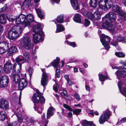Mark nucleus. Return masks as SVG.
Listing matches in <instances>:
<instances>
[{
    "label": "nucleus",
    "instance_id": "obj_1",
    "mask_svg": "<svg viewBox=\"0 0 126 126\" xmlns=\"http://www.w3.org/2000/svg\"><path fill=\"white\" fill-rule=\"evenodd\" d=\"M33 20V16L31 14H29L26 16L21 14L15 19L16 23L18 24H21L23 27H25L30 25V23L32 22Z\"/></svg>",
    "mask_w": 126,
    "mask_h": 126
},
{
    "label": "nucleus",
    "instance_id": "obj_2",
    "mask_svg": "<svg viewBox=\"0 0 126 126\" xmlns=\"http://www.w3.org/2000/svg\"><path fill=\"white\" fill-rule=\"evenodd\" d=\"M22 30L20 26H15L9 30L7 37L10 39H16L19 36Z\"/></svg>",
    "mask_w": 126,
    "mask_h": 126
},
{
    "label": "nucleus",
    "instance_id": "obj_3",
    "mask_svg": "<svg viewBox=\"0 0 126 126\" xmlns=\"http://www.w3.org/2000/svg\"><path fill=\"white\" fill-rule=\"evenodd\" d=\"M13 79V81L16 84H17L19 90L23 89L27 86V81L24 78L20 79V77L17 74L13 73L11 74Z\"/></svg>",
    "mask_w": 126,
    "mask_h": 126
},
{
    "label": "nucleus",
    "instance_id": "obj_4",
    "mask_svg": "<svg viewBox=\"0 0 126 126\" xmlns=\"http://www.w3.org/2000/svg\"><path fill=\"white\" fill-rule=\"evenodd\" d=\"M41 25L39 23L35 25L33 28V32L35 33L33 34V39H44V35L43 32H42V30L40 28Z\"/></svg>",
    "mask_w": 126,
    "mask_h": 126
},
{
    "label": "nucleus",
    "instance_id": "obj_5",
    "mask_svg": "<svg viewBox=\"0 0 126 126\" xmlns=\"http://www.w3.org/2000/svg\"><path fill=\"white\" fill-rule=\"evenodd\" d=\"M116 15L112 12H110L102 18L103 21L111 23L114 22L116 19Z\"/></svg>",
    "mask_w": 126,
    "mask_h": 126
},
{
    "label": "nucleus",
    "instance_id": "obj_6",
    "mask_svg": "<svg viewBox=\"0 0 126 126\" xmlns=\"http://www.w3.org/2000/svg\"><path fill=\"white\" fill-rule=\"evenodd\" d=\"M39 99L40 95L39 96L36 93H35L33 94L32 97V100L34 103V108L35 110L37 111L38 113L41 114L42 112V110L41 108L37 107L36 104L39 103Z\"/></svg>",
    "mask_w": 126,
    "mask_h": 126
},
{
    "label": "nucleus",
    "instance_id": "obj_7",
    "mask_svg": "<svg viewBox=\"0 0 126 126\" xmlns=\"http://www.w3.org/2000/svg\"><path fill=\"white\" fill-rule=\"evenodd\" d=\"M100 117L99 119V122L100 124H102L105 121H107L109 119L111 112L108 110H105L103 112Z\"/></svg>",
    "mask_w": 126,
    "mask_h": 126
},
{
    "label": "nucleus",
    "instance_id": "obj_8",
    "mask_svg": "<svg viewBox=\"0 0 126 126\" xmlns=\"http://www.w3.org/2000/svg\"><path fill=\"white\" fill-rule=\"evenodd\" d=\"M108 0H101L99 2V8L102 9L107 10L108 8H110L113 5V3L112 2V0L109 1L108 3V5L109 7L108 8L106 6V4L108 2Z\"/></svg>",
    "mask_w": 126,
    "mask_h": 126
},
{
    "label": "nucleus",
    "instance_id": "obj_9",
    "mask_svg": "<svg viewBox=\"0 0 126 126\" xmlns=\"http://www.w3.org/2000/svg\"><path fill=\"white\" fill-rule=\"evenodd\" d=\"M43 72L42 77L41 80V84L42 85L44 88V90L46 89V86L48 83V74L45 72L44 69H41Z\"/></svg>",
    "mask_w": 126,
    "mask_h": 126
},
{
    "label": "nucleus",
    "instance_id": "obj_10",
    "mask_svg": "<svg viewBox=\"0 0 126 126\" xmlns=\"http://www.w3.org/2000/svg\"><path fill=\"white\" fill-rule=\"evenodd\" d=\"M16 64H13L9 62L6 63L4 66L3 69L4 72L7 73H9L11 70H14Z\"/></svg>",
    "mask_w": 126,
    "mask_h": 126
},
{
    "label": "nucleus",
    "instance_id": "obj_11",
    "mask_svg": "<svg viewBox=\"0 0 126 126\" xmlns=\"http://www.w3.org/2000/svg\"><path fill=\"white\" fill-rule=\"evenodd\" d=\"M60 61L59 58L57 57L56 60H55L53 62L52 65L55 68H56V73L55 75V77L57 78H59L60 77L59 74V70L58 69H57L58 68L59 66V65Z\"/></svg>",
    "mask_w": 126,
    "mask_h": 126
},
{
    "label": "nucleus",
    "instance_id": "obj_12",
    "mask_svg": "<svg viewBox=\"0 0 126 126\" xmlns=\"http://www.w3.org/2000/svg\"><path fill=\"white\" fill-rule=\"evenodd\" d=\"M9 82L8 76L4 75L2 78L0 79V87H4L6 86Z\"/></svg>",
    "mask_w": 126,
    "mask_h": 126
},
{
    "label": "nucleus",
    "instance_id": "obj_13",
    "mask_svg": "<svg viewBox=\"0 0 126 126\" xmlns=\"http://www.w3.org/2000/svg\"><path fill=\"white\" fill-rule=\"evenodd\" d=\"M16 62L19 65V69H17V72L19 73L21 70L22 64L25 63L23 57L19 55L17 57L16 59Z\"/></svg>",
    "mask_w": 126,
    "mask_h": 126
},
{
    "label": "nucleus",
    "instance_id": "obj_14",
    "mask_svg": "<svg viewBox=\"0 0 126 126\" xmlns=\"http://www.w3.org/2000/svg\"><path fill=\"white\" fill-rule=\"evenodd\" d=\"M20 41V44L23 46L27 49H30L32 46V44L30 40H21Z\"/></svg>",
    "mask_w": 126,
    "mask_h": 126
},
{
    "label": "nucleus",
    "instance_id": "obj_15",
    "mask_svg": "<svg viewBox=\"0 0 126 126\" xmlns=\"http://www.w3.org/2000/svg\"><path fill=\"white\" fill-rule=\"evenodd\" d=\"M0 108L4 110H6L9 108L8 102L5 99H0Z\"/></svg>",
    "mask_w": 126,
    "mask_h": 126
},
{
    "label": "nucleus",
    "instance_id": "obj_16",
    "mask_svg": "<svg viewBox=\"0 0 126 126\" xmlns=\"http://www.w3.org/2000/svg\"><path fill=\"white\" fill-rule=\"evenodd\" d=\"M107 29L110 32H116L119 30V28L118 27L115 26L112 24L109 23Z\"/></svg>",
    "mask_w": 126,
    "mask_h": 126
},
{
    "label": "nucleus",
    "instance_id": "obj_17",
    "mask_svg": "<svg viewBox=\"0 0 126 126\" xmlns=\"http://www.w3.org/2000/svg\"><path fill=\"white\" fill-rule=\"evenodd\" d=\"M115 73L118 79L120 76L123 78L126 77V71L118 70Z\"/></svg>",
    "mask_w": 126,
    "mask_h": 126
},
{
    "label": "nucleus",
    "instance_id": "obj_18",
    "mask_svg": "<svg viewBox=\"0 0 126 126\" xmlns=\"http://www.w3.org/2000/svg\"><path fill=\"white\" fill-rule=\"evenodd\" d=\"M41 120L40 122V126H47L48 121V120H46L45 118V115L43 113L41 115Z\"/></svg>",
    "mask_w": 126,
    "mask_h": 126
},
{
    "label": "nucleus",
    "instance_id": "obj_19",
    "mask_svg": "<svg viewBox=\"0 0 126 126\" xmlns=\"http://www.w3.org/2000/svg\"><path fill=\"white\" fill-rule=\"evenodd\" d=\"M54 110L52 107L48 109L47 113V119L50 118V117L54 114Z\"/></svg>",
    "mask_w": 126,
    "mask_h": 126
},
{
    "label": "nucleus",
    "instance_id": "obj_20",
    "mask_svg": "<svg viewBox=\"0 0 126 126\" xmlns=\"http://www.w3.org/2000/svg\"><path fill=\"white\" fill-rule=\"evenodd\" d=\"M71 3L74 9L78 10L79 9V5L76 0H70Z\"/></svg>",
    "mask_w": 126,
    "mask_h": 126
},
{
    "label": "nucleus",
    "instance_id": "obj_21",
    "mask_svg": "<svg viewBox=\"0 0 126 126\" xmlns=\"http://www.w3.org/2000/svg\"><path fill=\"white\" fill-rule=\"evenodd\" d=\"M120 63L123 65V66H120L118 67L117 66H111L112 68L114 69H121L123 68L126 69V60L124 61H121Z\"/></svg>",
    "mask_w": 126,
    "mask_h": 126
},
{
    "label": "nucleus",
    "instance_id": "obj_22",
    "mask_svg": "<svg viewBox=\"0 0 126 126\" xmlns=\"http://www.w3.org/2000/svg\"><path fill=\"white\" fill-rule=\"evenodd\" d=\"M19 110L18 108H17L16 109V111H15V112L16 113V116L17 118L18 119L19 122L20 123H21L22 122L23 117L22 116V114L19 113Z\"/></svg>",
    "mask_w": 126,
    "mask_h": 126
},
{
    "label": "nucleus",
    "instance_id": "obj_23",
    "mask_svg": "<svg viewBox=\"0 0 126 126\" xmlns=\"http://www.w3.org/2000/svg\"><path fill=\"white\" fill-rule=\"evenodd\" d=\"M117 41H113L111 42V44L113 46L116 47L118 49H119L120 48L119 46L118 45L117 43L118 42H121L123 43L126 44V40H117Z\"/></svg>",
    "mask_w": 126,
    "mask_h": 126
},
{
    "label": "nucleus",
    "instance_id": "obj_24",
    "mask_svg": "<svg viewBox=\"0 0 126 126\" xmlns=\"http://www.w3.org/2000/svg\"><path fill=\"white\" fill-rule=\"evenodd\" d=\"M103 45L105 47V49L107 50H108L110 47L108 43L110 41V40L108 41H106V40H100Z\"/></svg>",
    "mask_w": 126,
    "mask_h": 126
},
{
    "label": "nucleus",
    "instance_id": "obj_25",
    "mask_svg": "<svg viewBox=\"0 0 126 126\" xmlns=\"http://www.w3.org/2000/svg\"><path fill=\"white\" fill-rule=\"evenodd\" d=\"M31 4L30 0H24L22 4L23 8H28Z\"/></svg>",
    "mask_w": 126,
    "mask_h": 126
},
{
    "label": "nucleus",
    "instance_id": "obj_26",
    "mask_svg": "<svg viewBox=\"0 0 126 126\" xmlns=\"http://www.w3.org/2000/svg\"><path fill=\"white\" fill-rule=\"evenodd\" d=\"M23 59L25 63L29 61L31 58L30 54L28 52L23 53Z\"/></svg>",
    "mask_w": 126,
    "mask_h": 126
},
{
    "label": "nucleus",
    "instance_id": "obj_27",
    "mask_svg": "<svg viewBox=\"0 0 126 126\" xmlns=\"http://www.w3.org/2000/svg\"><path fill=\"white\" fill-rule=\"evenodd\" d=\"M83 126H95L92 122H89L86 120H83L81 122Z\"/></svg>",
    "mask_w": 126,
    "mask_h": 126
},
{
    "label": "nucleus",
    "instance_id": "obj_28",
    "mask_svg": "<svg viewBox=\"0 0 126 126\" xmlns=\"http://www.w3.org/2000/svg\"><path fill=\"white\" fill-rule=\"evenodd\" d=\"M94 19H99L101 18L100 13L99 11L97 10L94 12Z\"/></svg>",
    "mask_w": 126,
    "mask_h": 126
},
{
    "label": "nucleus",
    "instance_id": "obj_29",
    "mask_svg": "<svg viewBox=\"0 0 126 126\" xmlns=\"http://www.w3.org/2000/svg\"><path fill=\"white\" fill-rule=\"evenodd\" d=\"M61 94L62 96L70 100L71 99L70 96L67 95V93L65 90H63L61 93Z\"/></svg>",
    "mask_w": 126,
    "mask_h": 126
},
{
    "label": "nucleus",
    "instance_id": "obj_30",
    "mask_svg": "<svg viewBox=\"0 0 126 126\" xmlns=\"http://www.w3.org/2000/svg\"><path fill=\"white\" fill-rule=\"evenodd\" d=\"M101 32V31L99 30L98 31V34L99 35H100V39H110V38L108 36L106 35L103 34H102L101 35H100Z\"/></svg>",
    "mask_w": 126,
    "mask_h": 126
},
{
    "label": "nucleus",
    "instance_id": "obj_31",
    "mask_svg": "<svg viewBox=\"0 0 126 126\" xmlns=\"http://www.w3.org/2000/svg\"><path fill=\"white\" fill-rule=\"evenodd\" d=\"M98 75L99 76V79L102 82L104 81L105 79H111L107 76H105L101 74L100 75V74H99Z\"/></svg>",
    "mask_w": 126,
    "mask_h": 126
},
{
    "label": "nucleus",
    "instance_id": "obj_32",
    "mask_svg": "<svg viewBox=\"0 0 126 126\" xmlns=\"http://www.w3.org/2000/svg\"><path fill=\"white\" fill-rule=\"evenodd\" d=\"M6 20L4 14L0 15V23L5 24L6 23Z\"/></svg>",
    "mask_w": 126,
    "mask_h": 126
},
{
    "label": "nucleus",
    "instance_id": "obj_33",
    "mask_svg": "<svg viewBox=\"0 0 126 126\" xmlns=\"http://www.w3.org/2000/svg\"><path fill=\"white\" fill-rule=\"evenodd\" d=\"M73 20L76 22L80 23L81 21L80 16L78 14H75L74 16Z\"/></svg>",
    "mask_w": 126,
    "mask_h": 126
},
{
    "label": "nucleus",
    "instance_id": "obj_34",
    "mask_svg": "<svg viewBox=\"0 0 126 126\" xmlns=\"http://www.w3.org/2000/svg\"><path fill=\"white\" fill-rule=\"evenodd\" d=\"M56 26L57 29L55 32L56 33L62 32L64 30V27L61 25H57Z\"/></svg>",
    "mask_w": 126,
    "mask_h": 126
},
{
    "label": "nucleus",
    "instance_id": "obj_35",
    "mask_svg": "<svg viewBox=\"0 0 126 126\" xmlns=\"http://www.w3.org/2000/svg\"><path fill=\"white\" fill-rule=\"evenodd\" d=\"M0 44L1 46H3V47L4 48H5L6 47L7 49V51L9 48V43L6 41H4L0 43Z\"/></svg>",
    "mask_w": 126,
    "mask_h": 126
},
{
    "label": "nucleus",
    "instance_id": "obj_36",
    "mask_svg": "<svg viewBox=\"0 0 126 126\" xmlns=\"http://www.w3.org/2000/svg\"><path fill=\"white\" fill-rule=\"evenodd\" d=\"M90 5L94 8H95L97 5L96 0H90L89 3Z\"/></svg>",
    "mask_w": 126,
    "mask_h": 126
},
{
    "label": "nucleus",
    "instance_id": "obj_37",
    "mask_svg": "<svg viewBox=\"0 0 126 126\" xmlns=\"http://www.w3.org/2000/svg\"><path fill=\"white\" fill-rule=\"evenodd\" d=\"M6 116V114L4 111H1L0 114V120L2 121H4Z\"/></svg>",
    "mask_w": 126,
    "mask_h": 126
},
{
    "label": "nucleus",
    "instance_id": "obj_38",
    "mask_svg": "<svg viewBox=\"0 0 126 126\" xmlns=\"http://www.w3.org/2000/svg\"><path fill=\"white\" fill-rule=\"evenodd\" d=\"M36 11L38 16L41 19L43 18L44 16L43 12L39 9H36Z\"/></svg>",
    "mask_w": 126,
    "mask_h": 126
},
{
    "label": "nucleus",
    "instance_id": "obj_39",
    "mask_svg": "<svg viewBox=\"0 0 126 126\" xmlns=\"http://www.w3.org/2000/svg\"><path fill=\"white\" fill-rule=\"evenodd\" d=\"M112 10L113 11L118 13L121 10L120 7L117 5H114L112 6Z\"/></svg>",
    "mask_w": 126,
    "mask_h": 126
},
{
    "label": "nucleus",
    "instance_id": "obj_40",
    "mask_svg": "<svg viewBox=\"0 0 126 126\" xmlns=\"http://www.w3.org/2000/svg\"><path fill=\"white\" fill-rule=\"evenodd\" d=\"M57 22L59 23H63V15H60L58 16L56 19Z\"/></svg>",
    "mask_w": 126,
    "mask_h": 126
},
{
    "label": "nucleus",
    "instance_id": "obj_41",
    "mask_svg": "<svg viewBox=\"0 0 126 126\" xmlns=\"http://www.w3.org/2000/svg\"><path fill=\"white\" fill-rule=\"evenodd\" d=\"M118 14L121 16V18L123 19H125L126 18V13L125 12L120 10Z\"/></svg>",
    "mask_w": 126,
    "mask_h": 126
},
{
    "label": "nucleus",
    "instance_id": "obj_42",
    "mask_svg": "<svg viewBox=\"0 0 126 126\" xmlns=\"http://www.w3.org/2000/svg\"><path fill=\"white\" fill-rule=\"evenodd\" d=\"M9 50L11 53L16 52L17 51L16 47L15 46L11 47Z\"/></svg>",
    "mask_w": 126,
    "mask_h": 126
},
{
    "label": "nucleus",
    "instance_id": "obj_43",
    "mask_svg": "<svg viewBox=\"0 0 126 126\" xmlns=\"http://www.w3.org/2000/svg\"><path fill=\"white\" fill-rule=\"evenodd\" d=\"M28 117L26 116V119L27 120V121L28 123H33L35 122V121L34 120L33 118H28Z\"/></svg>",
    "mask_w": 126,
    "mask_h": 126
},
{
    "label": "nucleus",
    "instance_id": "obj_44",
    "mask_svg": "<svg viewBox=\"0 0 126 126\" xmlns=\"http://www.w3.org/2000/svg\"><path fill=\"white\" fill-rule=\"evenodd\" d=\"M65 43L66 44L69 45L73 47H75L76 46V44L74 42H69L67 40H66L65 41Z\"/></svg>",
    "mask_w": 126,
    "mask_h": 126
},
{
    "label": "nucleus",
    "instance_id": "obj_45",
    "mask_svg": "<svg viewBox=\"0 0 126 126\" xmlns=\"http://www.w3.org/2000/svg\"><path fill=\"white\" fill-rule=\"evenodd\" d=\"M115 54L116 56L119 57H125V55L122 52H116L115 53Z\"/></svg>",
    "mask_w": 126,
    "mask_h": 126
},
{
    "label": "nucleus",
    "instance_id": "obj_46",
    "mask_svg": "<svg viewBox=\"0 0 126 126\" xmlns=\"http://www.w3.org/2000/svg\"><path fill=\"white\" fill-rule=\"evenodd\" d=\"M113 39H125V38L121 35H114L113 36Z\"/></svg>",
    "mask_w": 126,
    "mask_h": 126
},
{
    "label": "nucleus",
    "instance_id": "obj_47",
    "mask_svg": "<svg viewBox=\"0 0 126 126\" xmlns=\"http://www.w3.org/2000/svg\"><path fill=\"white\" fill-rule=\"evenodd\" d=\"M81 109H77L74 110L73 111V112L74 114L77 115L79 114L80 113L81 111Z\"/></svg>",
    "mask_w": 126,
    "mask_h": 126
},
{
    "label": "nucleus",
    "instance_id": "obj_48",
    "mask_svg": "<svg viewBox=\"0 0 126 126\" xmlns=\"http://www.w3.org/2000/svg\"><path fill=\"white\" fill-rule=\"evenodd\" d=\"M63 106L65 108L68 110L70 111H71L72 110V109L69 106L67 105L64 103L63 104Z\"/></svg>",
    "mask_w": 126,
    "mask_h": 126
},
{
    "label": "nucleus",
    "instance_id": "obj_49",
    "mask_svg": "<svg viewBox=\"0 0 126 126\" xmlns=\"http://www.w3.org/2000/svg\"><path fill=\"white\" fill-rule=\"evenodd\" d=\"M7 48L6 47L5 48H4L3 47H0V54L3 53L7 51Z\"/></svg>",
    "mask_w": 126,
    "mask_h": 126
},
{
    "label": "nucleus",
    "instance_id": "obj_50",
    "mask_svg": "<svg viewBox=\"0 0 126 126\" xmlns=\"http://www.w3.org/2000/svg\"><path fill=\"white\" fill-rule=\"evenodd\" d=\"M39 101L42 104H44L45 103V99L44 97L41 95H40Z\"/></svg>",
    "mask_w": 126,
    "mask_h": 126
},
{
    "label": "nucleus",
    "instance_id": "obj_51",
    "mask_svg": "<svg viewBox=\"0 0 126 126\" xmlns=\"http://www.w3.org/2000/svg\"><path fill=\"white\" fill-rule=\"evenodd\" d=\"M85 23L84 25L86 27L88 26L90 24V21L87 19H85Z\"/></svg>",
    "mask_w": 126,
    "mask_h": 126
},
{
    "label": "nucleus",
    "instance_id": "obj_52",
    "mask_svg": "<svg viewBox=\"0 0 126 126\" xmlns=\"http://www.w3.org/2000/svg\"><path fill=\"white\" fill-rule=\"evenodd\" d=\"M18 16L16 17L14 19L13 17H12H12L9 18V16L10 17V16L9 15H7V19H8V20L9 21H14V20H15V21L16 22L15 19Z\"/></svg>",
    "mask_w": 126,
    "mask_h": 126
},
{
    "label": "nucleus",
    "instance_id": "obj_53",
    "mask_svg": "<svg viewBox=\"0 0 126 126\" xmlns=\"http://www.w3.org/2000/svg\"><path fill=\"white\" fill-rule=\"evenodd\" d=\"M7 8V5L6 4H5L4 6L0 9V13L5 11L6 10Z\"/></svg>",
    "mask_w": 126,
    "mask_h": 126
},
{
    "label": "nucleus",
    "instance_id": "obj_54",
    "mask_svg": "<svg viewBox=\"0 0 126 126\" xmlns=\"http://www.w3.org/2000/svg\"><path fill=\"white\" fill-rule=\"evenodd\" d=\"M87 16L88 17V18L90 19H94V17H93V16H94V14H92L91 12L88 13L87 14Z\"/></svg>",
    "mask_w": 126,
    "mask_h": 126
},
{
    "label": "nucleus",
    "instance_id": "obj_55",
    "mask_svg": "<svg viewBox=\"0 0 126 126\" xmlns=\"http://www.w3.org/2000/svg\"><path fill=\"white\" fill-rule=\"evenodd\" d=\"M106 22V23H103L102 25V26L103 28L107 29L108 24H109V23H110L109 22Z\"/></svg>",
    "mask_w": 126,
    "mask_h": 126
},
{
    "label": "nucleus",
    "instance_id": "obj_56",
    "mask_svg": "<svg viewBox=\"0 0 126 126\" xmlns=\"http://www.w3.org/2000/svg\"><path fill=\"white\" fill-rule=\"evenodd\" d=\"M126 122V117L123 118L120 121H118L117 124H120L121 123H123Z\"/></svg>",
    "mask_w": 126,
    "mask_h": 126
},
{
    "label": "nucleus",
    "instance_id": "obj_57",
    "mask_svg": "<svg viewBox=\"0 0 126 126\" xmlns=\"http://www.w3.org/2000/svg\"><path fill=\"white\" fill-rule=\"evenodd\" d=\"M31 36L29 34L25 35L23 37V39H29L30 38Z\"/></svg>",
    "mask_w": 126,
    "mask_h": 126
},
{
    "label": "nucleus",
    "instance_id": "obj_58",
    "mask_svg": "<svg viewBox=\"0 0 126 126\" xmlns=\"http://www.w3.org/2000/svg\"><path fill=\"white\" fill-rule=\"evenodd\" d=\"M59 87L57 84H55L53 86V88L54 90L56 92H57L58 91V88Z\"/></svg>",
    "mask_w": 126,
    "mask_h": 126
},
{
    "label": "nucleus",
    "instance_id": "obj_59",
    "mask_svg": "<svg viewBox=\"0 0 126 126\" xmlns=\"http://www.w3.org/2000/svg\"><path fill=\"white\" fill-rule=\"evenodd\" d=\"M74 96L78 101H79L80 99L79 95L76 93L74 94Z\"/></svg>",
    "mask_w": 126,
    "mask_h": 126
},
{
    "label": "nucleus",
    "instance_id": "obj_60",
    "mask_svg": "<svg viewBox=\"0 0 126 126\" xmlns=\"http://www.w3.org/2000/svg\"><path fill=\"white\" fill-rule=\"evenodd\" d=\"M33 71V70L32 68H30L28 70V72L29 73L30 78L32 76V73Z\"/></svg>",
    "mask_w": 126,
    "mask_h": 126
},
{
    "label": "nucleus",
    "instance_id": "obj_61",
    "mask_svg": "<svg viewBox=\"0 0 126 126\" xmlns=\"http://www.w3.org/2000/svg\"><path fill=\"white\" fill-rule=\"evenodd\" d=\"M89 114H91L92 115L93 117L94 116V114H95L96 115H98L99 114V113L97 111H96L94 112L93 111L92 112L89 113Z\"/></svg>",
    "mask_w": 126,
    "mask_h": 126
},
{
    "label": "nucleus",
    "instance_id": "obj_62",
    "mask_svg": "<svg viewBox=\"0 0 126 126\" xmlns=\"http://www.w3.org/2000/svg\"><path fill=\"white\" fill-rule=\"evenodd\" d=\"M33 42L35 44L37 43L41 42H42L44 40H33Z\"/></svg>",
    "mask_w": 126,
    "mask_h": 126
},
{
    "label": "nucleus",
    "instance_id": "obj_63",
    "mask_svg": "<svg viewBox=\"0 0 126 126\" xmlns=\"http://www.w3.org/2000/svg\"><path fill=\"white\" fill-rule=\"evenodd\" d=\"M67 81V84L70 85H71L73 84V83L71 80L70 79L68 80Z\"/></svg>",
    "mask_w": 126,
    "mask_h": 126
},
{
    "label": "nucleus",
    "instance_id": "obj_64",
    "mask_svg": "<svg viewBox=\"0 0 126 126\" xmlns=\"http://www.w3.org/2000/svg\"><path fill=\"white\" fill-rule=\"evenodd\" d=\"M40 0H34V1L35 2V6L36 8L38 7V4L37 3L39 2Z\"/></svg>",
    "mask_w": 126,
    "mask_h": 126
}]
</instances>
